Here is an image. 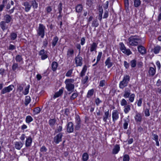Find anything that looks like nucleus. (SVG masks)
Segmentation results:
<instances>
[{"label": "nucleus", "instance_id": "nucleus-53", "mask_svg": "<svg viewBox=\"0 0 161 161\" xmlns=\"http://www.w3.org/2000/svg\"><path fill=\"white\" fill-rule=\"evenodd\" d=\"M102 52H98V55L97 56V62H99L101 58L102 57Z\"/></svg>", "mask_w": 161, "mask_h": 161}, {"label": "nucleus", "instance_id": "nucleus-2", "mask_svg": "<svg viewBox=\"0 0 161 161\" xmlns=\"http://www.w3.org/2000/svg\"><path fill=\"white\" fill-rule=\"evenodd\" d=\"M129 44L132 46H137L141 43V40L135 36H131L128 39Z\"/></svg>", "mask_w": 161, "mask_h": 161}, {"label": "nucleus", "instance_id": "nucleus-61", "mask_svg": "<svg viewBox=\"0 0 161 161\" xmlns=\"http://www.w3.org/2000/svg\"><path fill=\"white\" fill-rule=\"evenodd\" d=\"M105 84V80H104L100 81L99 84V86L103 87L104 86Z\"/></svg>", "mask_w": 161, "mask_h": 161}, {"label": "nucleus", "instance_id": "nucleus-29", "mask_svg": "<svg viewBox=\"0 0 161 161\" xmlns=\"http://www.w3.org/2000/svg\"><path fill=\"white\" fill-rule=\"evenodd\" d=\"M58 40V38L57 36H56L54 37L52 42V46L53 47H54L56 46Z\"/></svg>", "mask_w": 161, "mask_h": 161}, {"label": "nucleus", "instance_id": "nucleus-22", "mask_svg": "<svg viewBox=\"0 0 161 161\" xmlns=\"http://www.w3.org/2000/svg\"><path fill=\"white\" fill-rule=\"evenodd\" d=\"M128 84V83L122 80L120 81L119 83V87L121 89H123L127 86Z\"/></svg>", "mask_w": 161, "mask_h": 161}, {"label": "nucleus", "instance_id": "nucleus-18", "mask_svg": "<svg viewBox=\"0 0 161 161\" xmlns=\"http://www.w3.org/2000/svg\"><path fill=\"white\" fill-rule=\"evenodd\" d=\"M120 148L119 145L116 144L112 150V153L114 154H117L120 150Z\"/></svg>", "mask_w": 161, "mask_h": 161}, {"label": "nucleus", "instance_id": "nucleus-54", "mask_svg": "<svg viewBox=\"0 0 161 161\" xmlns=\"http://www.w3.org/2000/svg\"><path fill=\"white\" fill-rule=\"evenodd\" d=\"M144 113L146 116L148 117L149 116L150 114L149 109L147 108H146L144 110Z\"/></svg>", "mask_w": 161, "mask_h": 161}, {"label": "nucleus", "instance_id": "nucleus-11", "mask_svg": "<svg viewBox=\"0 0 161 161\" xmlns=\"http://www.w3.org/2000/svg\"><path fill=\"white\" fill-rule=\"evenodd\" d=\"M67 130L69 133H71L73 132L74 130V125L72 122H69L67 125Z\"/></svg>", "mask_w": 161, "mask_h": 161}, {"label": "nucleus", "instance_id": "nucleus-41", "mask_svg": "<svg viewBox=\"0 0 161 161\" xmlns=\"http://www.w3.org/2000/svg\"><path fill=\"white\" fill-rule=\"evenodd\" d=\"M130 79V77L129 75H125L123 78V80L128 83Z\"/></svg>", "mask_w": 161, "mask_h": 161}, {"label": "nucleus", "instance_id": "nucleus-20", "mask_svg": "<svg viewBox=\"0 0 161 161\" xmlns=\"http://www.w3.org/2000/svg\"><path fill=\"white\" fill-rule=\"evenodd\" d=\"M23 146V144L21 142H16L14 143V147L18 150H20Z\"/></svg>", "mask_w": 161, "mask_h": 161}, {"label": "nucleus", "instance_id": "nucleus-32", "mask_svg": "<svg viewBox=\"0 0 161 161\" xmlns=\"http://www.w3.org/2000/svg\"><path fill=\"white\" fill-rule=\"evenodd\" d=\"M131 106L127 105L124 106V112L125 114H127L130 110Z\"/></svg>", "mask_w": 161, "mask_h": 161}, {"label": "nucleus", "instance_id": "nucleus-52", "mask_svg": "<svg viewBox=\"0 0 161 161\" xmlns=\"http://www.w3.org/2000/svg\"><path fill=\"white\" fill-rule=\"evenodd\" d=\"M12 19L11 17L8 14H6L4 16V20H10Z\"/></svg>", "mask_w": 161, "mask_h": 161}, {"label": "nucleus", "instance_id": "nucleus-30", "mask_svg": "<svg viewBox=\"0 0 161 161\" xmlns=\"http://www.w3.org/2000/svg\"><path fill=\"white\" fill-rule=\"evenodd\" d=\"M58 66V64L56 62H53L52 64V70L53 71L56 70Z\"/></svg>", "mask_w": 161, "mask_h": 161}, {"label": "nucleus", "instance_id": "nucleus-31", "mask_svg": "<svg viewBox=\"0 0 161 161\" xmlns=\"http://www.w3.org/2000/svg\"><path fill=\"white\" fill-rule=\"evenodd\" d=\"M31 101V98L30 96H26L25 97V106H27L30 103Z\"/></svg>", "mask_w": 161, "mask_h": 161}, {"label": "nucleus", "instance_id": "nucleus-23", "mask_svg": "<svg viewBox=\"0 0 161 161\" xmlns=\"http://www.w3.org/2000/svg\"><path fill=\"white\" fill-rule=\"evenodd\" d=\"M109 115V110L108 109L107 111H105L104 112V115L103 117V121L106 122L108 118V117Z\"/></svg>", "mask_w": 161, "mask_h": 161}, {"label": "nucleus", "instance_id": "nucleus-12", "mask_svg": "<svg viewBox=\"0 0 161 161\" xmlns=\"http://www.w3.org/2000/svg\"><path fill=\"white\" fill-rule=\"evenodd\" d=\"M66 84V88L67 89L68 91H70L71 92L69 93L70 94L71 92L74 91L75 89V85L73 84Z\"/></svg>", "mask_w": 161, "mask_h": 161}, {"label": "nucleus", "instance_id": "nucleus-21", "mask_svg": "<svg viewBox=\"0 0 161 161\" xmlns=\"http://www.w3.org/2000/svg\"><path fill=\"white\" fill-rule=\"evenodd\" d=\"M23 5L25 7V10L26 12L29 11L31 7V5L30 2H25L24 3Z\"/></svg>", "mask_w": 161, "mask_h": 161}, {"label": "nucleus", "instance_id": "nucleus-6", "mask_svg": "<svg viewBox=\"0 0 161 161\" xmlns=\"http://www.w3.org/2000/svg\"><path fill=\"white\" fill-rule=\"evenodd\" d=\"M14 87L13 85H11L7 87H4L1 91V94H3L9 92L13 90Z\"/></svg>", "mask_w": 161, "mask_h": 161}, {"label": "nucleus", "instance_id": "nucleus-24", "mask_svg": "<svg viewBox=\"0 0 161 161\" xmlns=\"http://www.w3.org/2000/svg\"><path fill=\"white\" fill-rule=\"evenodd\" d=\"M155 72L156 70L153 68L152 67H150L148 71V73L149 75L153 76L155 74Z\"/></svg>", "mask_w": 161, "mask_h": 161}, {"label": "nucleus", "instance_id": "nucleus-33", "mask_svg": "<svg viewBox=\"0 0 161 161\" xmlns=\"http://www.w3.org/2000/svg\"><path fill=\"white\" fill-rule=\"evenodd\" d=\"M103 10L101 7L99 8V14L97 16V19L99 20H101L102 18V13Z\"/></svg>", "mask_w": 161, "mask_h": 161}, {"label": "nucleus", "instance_id": "nucleus-16", "mask_svg": "<svg viewBox=\"0 0 161 161\" xmlns=\"http://www.w3.org/2000/svg\"><path fill=\"white\" fill-rule=\"evenodd\" d=\"M137 49L138 52L142 54H145L146 53L145 48L142 46L140 45L138 46Z\"/></svg>", "mask_w": 161, "mask_h": 161}, {"label": "nucleus", "instance_id": "nucleus-39", "mask_svg": "<svg viewBox=\"0 0 161 161\" xmlns=\"http://www.w3.org/2000/svg\"><path fill=\"white\" fill-rule=\"evenodd\" d=\"M10 37L11 40H14L17 38V34L15 33L12 32L10 35Z\"/></svg>", "mask_w": 161, "mask_h": 161}, {"label": "nucleus", "instance_id": "nucleus-56", "mask_svg": "<svg viewBox=\"0 0 161 161\" xmlns=\"http://www.w3.org/2000/svg\"><path fill=\"white\" fill-rule=\"evenodd\" d=\"M73 69H69L66 74V76L67 77H70L72 73Z\"/></svg>", "mask_w": 161, "mask_h": 161}, {"label": "nucleus", "instance_id": "nucleus-25", "mask_svg": "<svg viewBox=\"0 0 161 161\" xmlns=\"http://www.w3.org/2000/svg\"><path fill=\"white\" fill-rule=\"evenodd\" d=\"M30 3L34 8H36L38 7V3L36 0H32L30 1Z\"/></svg>", "mask_w": 161, "mask_h": 161}, {"label": "nucleus", "instance_id": "nucleus-43", "mask_svg": "<svg viewBox=\"0 0 161 161\" xmlns=\"http://www.w3.org/2000/svg\"><path fill=\"white\" fill-rule=\"evenodd\" d=\"M89 156L86 153H83L82 155V160L84 161H86L88 159Z\"/></svg>", "mask_w": 161, "mask_h": 161}, {"label": "nucleus", "instance_id": "nucleus-19", "mask_svg": "<svg viewBox=\"0 0 161 161\" xmlns=\"http://www.w3.org/2000/svg\"><path fill=\"white\" fill-rule=\"evenodd\" d=\"M64 88L62 87L59 89L58 92L55 93V94L53 96V98H55L60 96L63 93Z\"/></svg>", "mask_w": 161, "mask_h": 161}, {"label": "nucleus", "instance_id": "nucleus-34", "mask_svg": "<svg viewBox=\"0 0 161 161\" xmlns=\"http://www.w3.org/2000/svg\"><path fill=\"white\" fill-rule=\"evenodd\" d=\"M56 122V120L55 118L50 119L49 120V124L51 127H52L55 125Z\"/></svg>", "mask_w": 161, "mask_h": 161}, {"label": "nucleus", "instance_id": "nucleus-5", "mask_svg": "<svg viewBox=\"0 0 161 161\" xmlns=\"http://www.w3.org/2000/svg\"><path fill=\"white\" fill-rule=\"evenodd\" d=\"M62 133H60L54 137L53 141L56 144H58L59 142L62 141V137L63 136Z\"/></svg>", "mask_w": 161, "mask_h": 161}, {"label": "nucleus", "instance_id": "nucleus-49", "mask_svg": "<svg viewBox=\"0 0 161 161\" xmlns=\"http://www.w3.org/2000/svg\"><path fill=\"white\" fill-rule=\"evenodd\" d=\"M130 157L128 155L125 154L123 156V161H129Z\"/></svg>", "mask_w": 161, "mask_h": 161}, {"label": "nucleus", "instance_id": "nucleus-38", "mask_svg": "<svg viewBox=\"0 0 161 161\" xmlns=\"http://www.w3.org/2000/svg\"><path fill=\"white\" fill-rule=\"evenodd\" d=\"M124 123L123 125V127L125 130H126L128 128V123L129 122V120H127L126 119H124Z\"/></svg>", "mask_w": 161, "mask_h": 161}, {"label": "nucleus", "instance_id": "nucleus-42", "mask_svg": "<svg viewBox=\"0 0 161 161\" xmlns=\"http://www.w3.org/2000/svg\"><path fill=\"white\" fill-rule=\"evenodd\" d=\"M18 68V64L17 63H14L12 67V69L14 72H15L16 69Z\"/></svg>", "mask_w": 161, "mask_h": 161}, {"label": "nucleus", "instance_id": "nucleus-51", "mask_svg": "<svg viewBox=\"0 0 161 161\" xmlns=\"http://www.w3.org/2000/svg\"><path fill=\"white\" fill-rule=\"evenodd\" d=\"M62 4L60 3L58 6V11L59 13L60 14L62 12Z\"/></svg>", "mask_w": 161, "mask_h": 161}, {"label": "nucleus", "instance_id": "nucleus-58", "mask_svg": "<svg viewBox=\"0 0 161 161\" xmlns=\"http://www.w3.org/2000/svg\"><path fill=\"white\" fill-rule=\"evenodd\" d=\"M124 3L125 8L128 9L129 6V0H125Z\"/></svg>", "mask_w": 161, "mask_h": 161}, {"label": "nucleus", "instance_id": "nucleus-45", "mask_svg": "<svg viewBox=\"0 0 161 161\" xmlns=\"http://www.w3.org/2000/svg\"><path fill=\"white\" fill-rule=\"evenodd\" d=\"M74 82V80L73 79H66L65 83V84H72Z\"/></svg>", "mask_w": 161, "mask_h": 161}, {"label": "nucleus", "instance_id": "nucleus-55", "mask_svg": "<svg viewBox=\"0 0 161 161\" xmlns=\"http://www.w3.org/2000/svg\"><path fill=\"white\" fill-rule=\"evenodd\" d=\"M41 111V108L39 107L36 108L33 110L36 114H37L40 113Z\"/></svg>", "mask_w": 161, "mask_h": 161}, {"label": "nucleus", "instance_id": "nucleus-17", "mask_svg": "<svg viewBox=\"0 0 161 161\" xmlns=\"http://www.w3.org/2000/svg\"><path fill=\"white\" fill-rule=\"evenodd\" d=\"M74 50L72 48L69 49L67 52V57L68 58L72 57L74 56Z\"/></svg>", "mask_w": 161, "mask_h": 161}, {"label": "nucleus", "instance_id": "nucleus-63", "mask_svg": "<svg viewBox=\"0 0 161 161\" xmlns=\"http://www.w3.org/2000/svg\"><path fill=\"white\" fill-rule=\"evenodd\" d=\"M92 24V26L96 27L98 26L99 24L97 21H93Z\"/></svg>", "mask_w": 161, "mask_h": 161}, {"label": "nucleus", "instance_id": "nucleus-13", "mask_svg": "<svg viewBox=\"0 0 161 161\" xmlns=\"http://www.w3.org/2000/svg\"><path fill=\"white\" fill-rule=\"evenodd\" d=\"M134 118L136 121L137 123L141 122L142 121V116L141 114L140 113H137V112Z\"/></svg>", "mask_w": 161, "mask_h": 161}, {"label": "nucleus", "instance_id": "nucleus-35", "mask_svg": "<svg viewBox=\"0 0 161 161\" xmlns=\"http://www.w3.org/2000/svg\"><path fill=\"white\" fill-rule=\"evenodd\" d=\"M88 78V77L87 76H86L82 78L81 81L82 84H85L87 83Z\"/></svg>", "mask_w": 161, "mask_h": 161}, {"label": "nucleus", "instance_id": "nucleus-50", "mask_svg": "<svg viewBox=\"0 0 161 161\" xmlns=\"http://www.w3.org/2000/svg\"><path fill=\"white\" fill-rule=\"evenodd\" d=\"M78 95V94L77 92L74 93L71 96L70 99L71 100H74L77 97Z\"/></svg>", "mask_w": 161, "mask_h": 161}, {"label": "nucleus", "instance_id": "nucleus-60", "mask_svg": "<svg viewBox=\"0 0 161 161\" xmlns=\"http://www.w3.org/2000/svg\"><path fill=\"white\" fill-rule=\"evenodd\" d=\"M47 150V148L44 146H42L40 148V151L41 152H46Z\"/></svg>", "mask_w": 161, "mask_h": 161}, {"label": "nucleus", "instance_id": "nucleus-62", "mask_svg": "<svg viewBox=\"0 0 161 161\" xmlns=\"http://www.w3.org/2000/svg\"><path fill=\"white\" fill-rule=\"evenodd\" d=\"M0 74L1 75H2L6 74L5 70L4 69L1 68L0 69Z\"/></svg>", "mask_w": 161, "mask_h": 161}, {"label": "nucleus", "instance_id": "nucleus-48", "mask_svg": "<svg viewBox=\"0 0 161 161\" xmlns=\"http://www.w3.org/2000/svg\"><path fill=\"white\" fill-rule=\"evenodd\" d=\"M121 105L122 106H125L127 105V102L125 99H122L120 102Z\"/></svg>", "mask_w": 161, "mask_h": 161}, {"label": "nucleus", "instance_id": "nucleus-9", "mask_svg": "<svg viewBox=\"0 0 161 161\" xmlns=\"http://www.w3.org/2000/svg\"><path fill=\"white\" fill-rule=\"evenodd\" d=\"M112 118L113 121L114 123L119 118V113L118 111L116 110H114L112 114Z\"/></svg>", "mask_w": 161, "mask_h": 161}, {"label": "nucleus", "instance_id": "nucleus-4", "mask_svg": "<svg viewBox=\"0 0 161 161\" xmlns=\"http://www.w3.org/2000/svg\"><path fill=\"white\" fill-rule=\"evenodd\" d=\"M120 49L122 52L124 53L127 55H129L131 54V52L129 49H126L123 43L121 42L120 43Z\"/></svg>", "mask_w": 161, "mask_h": 161}, {"label": "nucleus", "instance_id": "nucleus-8", "mask_svg": "<svg viewBox=\"0 0 161 161\" xmlns=\"http://www.w3.org/2000/svg\"><path fill=\"white\" fill-rule=\"evenodd\" d=\"M10 21H2L0 23V25L3 31H4L8 28V23Z\"/></svg>", "mask_w": 161, "mask_h": 161}, {"label": "nucleus", "instance_id": "nucleus-14", "mask_svg": "<svg viewBox=\"0 0 161 161\" xmlns=\"http://www.w3.org/2000/svg\"><path fill=\"white\" fill-rule=\"evenodd\" d=\"M105 64L106 66H107L108 68H109L111 67L113 64V62L111 61V58L110 57L108 58L105 62Z\"/></svg>", "mask_w": 161, "mask_h": 161}, {"label": "nucleus", "instance_id": "nucleus-3", "mask_svg": "<svg viewBox=\"0 0 161 161\" xmlns=\"http://www.w3.org/2000/svg\"><path fill=\"white\" fill-rule=\"evenodd\" d=\"M45 27L42 25L40 24L38 29L37 30V34L39 36H41L42 38H43L45 35L44 29Z\"/></svg>", "mask_w": 161, "mask_h": 161}, {"label": "nucleus", "instance_id": "nucleus-26", "mask_svg": "<svg viewBox=\"0 0 161 161\" xmlns=\"http://www.w3.org/2000/svg\"><path fill=\"white\" fill-rule=\"evenodd\" d=\"M161 49V47L157 45L155 47L153 50V52L155 54H157L159 53Z\"/></svg>", "mask_w": 161, "mask_h": 161}, {"label": "nucleus", "instance_id": "nucleus-28", "mask_svg": "<svg viewBox=\"0 0 161 161\" xmlns=\"http://www.w3.org/2000/svg\"><path fill=\"white\" fill-rule=\"evenodd\" d=\"M90 51L92 52L96 50L97 47V44L95 42H93L91 44Z\"/></svg>", "mask_w": 161, "mask_h": 161}, {"label": "nucleus", "instance_id": "nucleus-40", "mask_svg": "<svg viewBox=\"0 0 161 161\" xmlns=\"http://www.w3.org/2000/svg\"><path fill=\"white\" fill-rule=\"evenodd\" d=\"M134 6L135 7H139L141 3V1L140 0H134Z\"/></svg>", "mask_w": 161, "mask_h": 161}, {"label": "nucleus", "instance_id": "nucleus-15", "mask_svg": "<svg viewBox=\"0 0 161 161\" xmlns=\"http://www.w3.org/2000/svg\"><path fill=\"white\" fill-rule=\"evenodd\" d=\"M32 142V139L31 136H29L26 138L25 145L26 147H30L31 145Z\"/></svg>", "mask_w": 161, "mask_h": 161}, {"label": "nucleus", "instance_id": "nucleus-36", "mask_svg": "<svg viewBox=\"0 0 161 161\" xmlns=\"http://www.w3.org/2000/svg\"><path fill=\"white\" fill-rule=\"evenodd\" d=\"M15 60L16 62H20L23 61V58L22 56L20 55H17L16 56Z\"/></svg>", "mask_w": 161, "mask_h": 161}, {"label": "nucleus", "instance_id": "nucleus-59", "mask_svg": "<svg viewBox=\"0 0 161 161\" xmlns=\"http://www.w3.org/2000/svg\"><path fill=\"white\" fill-rule=\"evenodd\" d=\"M152 136H153V139L155 141L158 140V135L156 134H152Z\"/></svg>", "mask_w": 161, "mask_h": 161}, {"label": "nucleus", "instance_id": "nucleus-57", "mask_svg": "<svg viewBox=\"0 0 161 161\" xmlns=\"http://www.w3.org/2000/svg\"><path fill=\"white\" fill-rule=\"evenodd\" d=\"M62 130V127L61 126H59L57 129L55 130V132L56 133H59Z\"/></svg>", "mask_w": 161, "mask_h": 161}, {"label": "nucleus", "instance_id": "nucleus-1", "mask_svg": "<svg viewBox=\"0 0 161 161\" xmlns=\"http://www.w3.org/2000/svg\"><path fill=\"white\" fill-rule=\"evenodd\" d=\"M131 85L130 84L128 87L125 88L123 96L125 98H129V102L132 103L134 100L135 95L134 93L131 94Z\"/></svg>", "mask_w": 161, "mask_h": 161}, {"label": "nucleus", "instance_id": "nucleus-64", "mask_svg": "<svg viewBox=\"0 0 161 161\" xmlns=\"http://www.w3.org/2000/svg\"><path fill=\"white\" fill-rule=\"evenodd\" d=\"M102 102V101L100 100L98 98H97L95 100V103L97 106L98 105L99 103Z\"/></svg>", "mask_w": 161, "mask_h": 161}, {"label": "nucleus", "instance_id": "nucleus-37", "mask_svg": "<svg viewBox=\"0 0 161 161\" xmlns=\"http://www.w3.org/2000/svg\"><path fill=\"white\" fill-rule=\"evenodd\" d=\"M33 120L32 118L30 115L26 116L25 119V121L27 123H29Z\"/></svg>", "mask_w": 161, "mask_h": 161}, {"label": "nucleus", "instance_id": "nucleus-10", "mask_svg": "<svg viewBox=\"0 0 161 161\" xmlns=\"http://www.w3.org/2000/svg\"><path fill=\"white\" fill-rule=\"evenodd\" d=\"M82 58L81 57L78 55L75 58V62L76 64V66H81L82 64Z\"/></svg>", "mask_w": 161, "mask_h": 161}, {"label": "nucleus", "instance_id": "nucleus-7", "mask_svg": "<svg viewBox=\"0 0 161 161\" xmlns=\"http://www.w3.org/2000/svg\"><path fill=\"white\" fill-rule=\"evenodd\" d=\"M75 119L76 125L75 126V130H78L80 129L81 127L80 119L78 115L76 116Z\"/></svg>", "mask_w": 161, "mask_h": 161}, {"label": "nucleus", "instance_id": "nucleus-27", "mask_svg": "<svg viewBox=\"0 0 161 161\" xmlns=\"http://www.w3.org/2000/svg\"><path fill=\"white\" fill-rule=\"evenodd\" d=\"M83 9V6L81 4L77 5L75 7L76 11L78 13L81 12Z\"/></svg>", "mask_w": 161, "mask_h": 161}, {"label": "nucleus", "instance_id": "nucleus-47", "mask_svg": "<svg viewBox=\"0 0 161 161\" xmlns=\"http://www.w3.org/2000/svg\"><path fill=\"white\" fill-rule=\"evenodd\" d=\"M130 63L132 67H135L136 64V61L135 59H133L130 61Z\"/></svg>", "mask_w": 161, "mask_h": 161}, {"label": "nucleus", "instance_id": "nucleus-46", "mask_svg": "<svg viewBox=\"0 0 161 161\" xmlns=\"http://www.w3.org/2000/svg\"><path fill=\"white\" fill-rule=\"evenodd\" d=\"M30 88V85H28L27 86L25 89V91L23 92V94L26 95L29 93V90Z\"/></svg>", "mask_w": 161, "mask_h": 161}, {"label": "nucleus", "instance_id": "nucleus-44", "mask_svg": "<svg viewBox=\"0 0 161 161\" xmlns=\"http://www.w3.org/2000/svg\"><path fill=\"white\" fill-rule=\"evenodd\" d=\"M94 92V91L93 89L88 91L87 96V97L89 98L92 96Z\"/></svg>", "mask_w": 161, "mask_h": 161}]
</instances>
